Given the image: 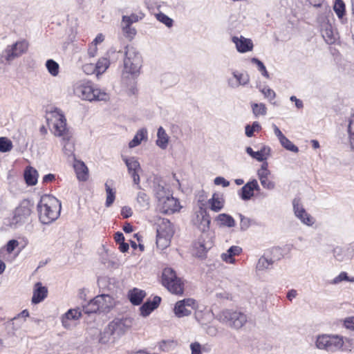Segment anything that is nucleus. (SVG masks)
I'll return each instance as SVG.
<instances>
[{"label": "nucleus", "instance_id": "1", "mask_svg": "<svg viewBox=\"0 0 354 354\" xmlns=\"http://www.w3.org/2000/svg\"><path fill=\"white\" fill-rule=\"evenodd\" d=\"M141 64L142 57L136 48L132 46H126L121 80L122 84L131 86L129 88L131 94L136 93L135 80L140 74Z\"/></svg>", "mask_w": 354, "mask_h": 354}, {"label": "nucleus", "instance_id": "2", "mask_svg": "<svg viewBox=\"0 0 354 354\" xmlns=\"http://www.w3.org/2000/svg\"><path fill=\"white\" fill-rule=\"evenodd\" d=\"M37 211L39 221L48 225L58 218L61 211V203L54 196H43L38 205Z\"/></svg>", "mask_w": 354, "mask_h": 354}, {"label": "nucleus", "instance_id": "3", "mask_svg": "<svg viewBox=\"0 0 354 354\" xmlns=\"http://www.w3.org/2000/svg\"><path fill=\"white\" fill-rule=\"evenodd\" d=\"M73 91L75 95L83 100L106 101L109 99V95L105 91L94 88L90 82H77Z\"/></svg>", "mask_w": 354, "mask_h": 354}, {"label": "nucleus", "instance_id": "4", "mask_svg": "<svg viewBox=\"0 0 354 354\" xmlns=\"http://www.w3.org/2000/svg\"><path fill=\"white\" fill-rule=\"evenodd\" d=\"M156 244L160 249L168 247L174 234L173 225L166 218H159L157 224Z\"/></svg>", "mask_w": 354, "mask_h": 354}, {"label": "nucleus", "instance_id": "5", "mask_svg": "<svg viewBox=\"0 0 354 354\" xmlns=\"http://www.w3.org/2000/svg\"><path fill=\"white\" fill-rule=\"evenodd\" d=\"M218 319L227 326L239 329L247 322L246 315L238 310L225 309L217 315Z\"/></svg>", "mask_w": 354, "mask_h": 354}, {"label": "nucleus", "instance_id": "6", "mask_svg": "<svg viewBox=\"0 0 354 354\" xmlns=\"http://www.w3.org/2000/svg\"><path fill=\"white\" fill-rule=\"evenodd\" d=\"M47 120L52 127V131L55 136L64 139L69 137L71 133L66 127V120L61 111L55 109L52 111Z\"/></svg>", "mask_w": 354, "mask_h": 354}, {"label": "nucleus", "instance_id": "7", "mask_svg": "<svg viewBox=\"0 0 354 354\" xmlns=\"http://www.w3.org/2000/svg\"><path fill=\"white\" fill-rule=\"evenodd\" d=\"M162 285L174 295H182L184 291V284L180 278L176 276L175 271L170 268H165L162 276Z\"/></svg>", "mask_w": 354, "mask_h": 354}, {"label": "nucleus", "instance_id": "8", "mask_svg": "<svg viewBox=\"0 0 354 354\" xmlns=\"http://www.w3.org/2000/svg\"><path fill=\"white\" fill-rule=\"evenodd\" d=\"M33 204L29 200H23L13 212L10 225L17 226L25 223L28 221L32 214Z\"/></svg>", "mask_w": 354, "mask_h": 354}, {"label": "nucleus", "instance_id": "9", "mask_svg": "<svg viewBox=\"0 0 354 354\" xmlns=\"http://www.w3.org/2000/svg\"><path fill=\"white\" fill-rule=\"evenodd\" d=\"M315 344L319 349L335 352L342 348L344 339L338 335H322L317 337Z\"/></svg>", "mask_w": 354, "mask_h": 354}, {"label": "nucleus", "instance_id": "10", "mask_svg": "<svg viewBox=\"0 0 354 354\" xmlns=\"http://www.w3.org/2000/svg\"><path fill=\"white\" fill-rule=\"evenodd\" d=\"M28 47L29 43L26 39H21L12 45L8 46L3 51L5 59L11 62L27 52Z\"/></svg>", "mask_w": 354, "mask_h": 354}, {"label": "nucleus", "instance_id": "11", "mask_svg": "<svg viewBox=\"0 0 354 354\" xmlns=\"http://www.w3.org/2000/svg\"><path fill=\"white\" fill-rule=\"evenodd\" d=\"M196 308V301L191 298L180 300L175 304L174 313L178 318L189 316Z\"/></svg>", "mask_w": 354, "mask_h": 354}, {"label": "nucleus", "instance_id": "12", "mask_svg": "<svg viewBox=\"0 0 354 354\" xmlns=\"http://www.w3.org/2000/svg\"><path fill=\"white\" fill-rule=\"evenodd\" d=\"M322 37L328 44H333L339 39L338 32L333 28L328 19L319 17Z\"/></svg>", "mask_w": 354, "mask_h": 354}, {"label": "nucleus", "instance_id": "13", "mask_svg": "<svg viewBox=\"0 0 354 354\" xmlns=\"http://www.w3.org/2000/svg\"><path fill=\"white\" fill-rule=\"evenodd\" d=\"M122 160L127 167L129 174L133 178V184L136 185L137 189H141L139 172L141 171L142 169L138 160L135 157H124Z\"/></svg>", "mask_w": 354, "mask_h": 354}, {"label": "nucleus", "instance_id": "14", "mask_svg": "<svg viewBox=\"0 0 354 354\" xmlns=\"http://www.w3.org/2000/svg\"><path fill=\"white\" fill-rule=\"evenodd\" d=\"M292 205L295 216L299 219L303 224L312 226L315 223V218L306 211L299 198H294Z\"/></svg>", "mask_w": 354, "mask_h": 354}, {"label": "nucleus", "instance_id": "15", "mask_svg": "<svg viewBox=\"0 0 354 354\" xmlns=\"http://www.w3.org/2000/svg\"><path fill=\"white\" fill-rule=\"evenodd\" d=\"M109 325L113 334H115V337L119 338L131 327L132 320L130 318L115 319L110 322Z\"/></svg>", "mask_w": 354, "mask_h": 354}, {"label": "nucleus", "instance_id": "16", "mask_svg": "<svg viewBox=\"0 0 354 354\" xmlns=\"http://www.w3.org/2000/svg\"><path fill=\"white\" fill-rule=\"evenodd\" d=\"M158 206L160 212L165 214L175 213L181 208L178 201L171 195L159 202Z\"/></svg>", "mask_w": 354, "mask_h": 354}, {"label": "nucleus", "instance_id": "17", "mask_svg": "<svg viewBox=\"0 0 354 354\" xmlns=\"http://www.w3.org/2000/svg\"><path fill=\"white\" fill-rule=\"evenodd\" d=\"M81 316L82 312L79 308L69 309L61 317L62 326L66 329L71 328Z\"/></svg>", "mask_w": 354, "mask_h": 354}, {"label": "nucleus", "instance_id": "18", "mask_svg": "<svg viewBox=\"0 0 354 354\" xmlns=\"http://www.w3.org/2000/svg\"><path fill=\"white\" fill-rule=\"evenodd\" d=\"M232 42L235 44L238 52L245 53L252 51L254 47L253 42L250 39L245 38L243 36L236 37L232 38Z\"/></svg>", "mask_w": 354, "mask_h": 354}, {"label": "nucleus", "instance_id": "19", "mask_svg": "<svg viewBox=\"0 0 354 354\" xmlns=\"http://www.w3.org/2000/svg\"><path fill=\"white\" fill-rule=\"evenodd\" d=\"M232 75L233 78L228 80V85L231 88H236L240 86H245L250 82V77L247 73L233 71Z\"/></svg>", "mask_w": 354, "mask_h": 354}, {"label": "nucleus", "instance_id": "20", "mask_svg": "<svg viewBox=\"0 0 354 354\" xmlns=\"http://www.w3.org/2000/svg\"><path fill=\"white\" fill-rule=\"evenodd\" d=\"M100 313L108 312L113 306V299L109 295H101L95 297Z\"/></svg>", "mask_w": 354, "mask_h": 354}, {"label": "nucleus", "instance_id": "21", "mask_svg": "<svg viewBox=\"0 0 354 354\" xmlns=\"http://www.w3.org/2000/svg\"><path fill=\"white\" fill-rule=\"evenodd\" d=\"M195 225H198V227L202 231H205L209 228L210 219L207 214L206 209L200 207V210L197 212L196 220H194Z\"/></svg>", "mask_w": 354, "mask_h": 354}, {"label": "nucleus", "instance_id": "22", "mask_svg": "<svg viewBox=\"0 0 354 354\" xmlns=\"http://www.w3.org/2000/svg\"><path fill=\"white\" fill-rule=\"evenodd\" d=\"M259 189L257 180L254 179L241 188V197L243 200H249L254 196V190H259Z\"/></svg>", "mask_w": 354, "mask_h": 354}, {"label": "nucleus", "instance_id": "23", "mask_svg": "<svg viewBox=\"0 0 354 354\" xmlns=\"http://www.w3.org/2000/svg\"><path fill=\"white\" fill-rule=\"evenodd\" d=\"M73 167L77 178L80 181H86L88 178V169L84 162L75 158Z\"/></svg>", "mask_w": 354, "mask_h": 354}, {"label": "nucleus", "instance_id": "24", "mask_svg": "<svg viewBox=\"0 0 354 354\" xmlns=\"http://www.w3.org/2000/svg\"><path fill=\"white\" fill-rule=\"evenodd\" d=\"M247 153L252 158L256 159L258 161H263L268 158L270 155V149L268 147H263L259 151H254L250 147H246L245 149Z\"/></svg>", "mask_w": 354, "mask_h": 354}, {"label": "nucleus", "instance_id": "25", "mask_svg": "<svg viewBox=\"0 0 354 354\" xmlns=\"http://www.w3.org/2000/svg\"><path fill=\"white\" fill-rule=\"evenodd\" d=\"M161 301L160 297H154L152 301H146L140 308V315L143 317L148 316L154 309H156Z\"/></svg>", "mask_w": 354, "mask_h": 354}, {"label": "nucleus", "instance_id": "26", "mask_svg": "<svg viewBox=\"0 0 354 354\" xmlns=\"http://www.w3.org/2000/svg\"><path fill=\"white\" fill-rule=\"evenodd\" d=\"M242 252V248L237 245L230 247L225 252L223 253L221 256V259L227 263H234V257L240 254Z\"/></svg>", "mask_w": 354, "mask_h": 354}, {"label": "nucleus", "instance_id": "27", "mask_svg": "<svg viewBox=\"0 0 354 354\" xmlns=\"http://www.w3.org/2000/svg\"><path fill=\"white\" fill-rule=\"evenodd\" d=\"M38 176V171L34 167L28 166L25 169L24 177L28 185H35L37 183Z\"/></svg>", "mask_w": 354, "mask_h": 354}, {"label": "nucleus", "instance_id": "28", "mask_svg": "<svg viewBox=\"0 0 354 354\" xmlns=\"http://www.w3.org/2000/svg\"><path fill=\"white\" fill-rule=\"evenodd\" d=\"M47 288L41 286V283H37L33 291L32 302L33 304H39L47 296Z\"/></svg>", "mask_w": 354, "mask_h": 354}, {"label": "nucleus", "instance_id": "29", "mask_svg": "<svg viewBox=\"0 0 354 354\" xmlns=\"http://www.w3.org/2000/svg\"><path fill=\"white\" fill-rule=\"evenodd\" d=\"M169 142V136L162 127H160L157 131L156 145L161 149H166Z\"/></svg>", "mask_w": 354, "mask_h": 354}, {"label": "nucleus", "instance_id": "30", "mask_svg": "<svg viewBox=\"0 0 354 354\" xmlns=\"http://www.w3.org/2000/svg\"><path fill=\"white\" fill-rule=\"evenodd\" d=\"M145 296L146 293L144 290L136 288L129 290L128 293V297L133 305H140Z\"/></svg>", "mask_w": 354, "mask_h": 354}, {"label": "nucleus", "instance_id": "31", "mask_svg": "<svg viewBox=\"0 0 354 354\" xmlns=\"http://www.w3.org/2000/svg\"><path fill=\"white\" fill-rule=\"evenodd\" d=\"M153 192L158 203L171 195L170 191L159 183L154 185Z\"/></svg>", "mask_w": 354, "mask_h": 354}, {"label": "nucleus", "instance_id": "32", "mask_svg": "<svg viewBox=\"0 0 354 354\" xmlns=\"http://www.w3.org/2000/svg\"><path fill=\"white\" fill-rule=\"evenodd\" d=\"M216 221L220 226L227 227H233L236 223L232 216L225 213L218 214L216 218Z\"/></svg>", "mask_w": 354, "mask_h": 354}, {"label": "nucleus", "instance_id": "33", "mask_svg": "<svg viewBox=\"0 0 354 354\" xmlns=\"http://www.w3.org/2000/svg\"><path fill=\"white\" fill-rule=\"evenodd\" d=\"M147 140V130L145 128L139 129L133 138L129 142V148L138 146L142 140Z\"/></svg>", "mask_w": 354, "mask_h": 354}, {"label": "nucleus", "instance_id": "34", "mask_svg": "<svg viewBox=\"0 0 354 354\" xmlns=\"http://www.w3.org/2000/svg\"><path fill=\"white\" fill-rule=\"evenodd\" d=\"M136 202L139 207L142 210H147L150 208V198L143 191L137 194Z\"/></svg>", "mask_w": 354, "mask_h": 354}, {"label": "nucleus", "instance_id": "35", "mask_svg": "<svg viewBox=\"0 0 354 354\" xmlns=\"http://www.w3.org/2000/svg\"><path fill=\"white\" fill-rule=\"evenodd\" d=\"M210 209L215 212H219L223 207V200L218 194H214L212 197L208 200Z\"/></svg>", "mask_w": 354, "mask_h": 354}, {"label": "nucleus", "instance_id": "36", "mask_svg": "<svg viewBox=\"0 0 354 354\" xmlns=\"http://www.w3.org/2000/svg\"><path fill=\"white\" fill-rule=\"evenodd\" d=\"M258 178L260 180V183L263 188L272 190L275 187L274 182L270 180L269 179V176L270 175V171H266V173L257 174Z\"/></svg>", "mask_w": 354, "mask_h": 354}, {"label": "nucleus", "instance_id": "37", "mask_svg": "<svg viewBox=\"0 0 354 354\" xmlns=\"http://www.w3.org/2000/svg\"><path fill=\"white\" fill-rule=\"evenodd\" d=\"M116 339L118 338L115 337V334H113V332L111 330L109 325L100 333V342L102 344L113 342Z\"/></svg>", "mask_w": 354, "mask_h": 354}, {"label": "nucleus", "instance_id": "38", "mask_svg": "<svg viewBox=\"0 0 354 354\" xmlns=\"http://www.w3.org/2000/svg\"><path fill=\"white\" fill-rule=\"evenodd\" d=\"M110 66V61L106 57H101L98 59L95 64V70L97 72V77L103 74Z\"/></svg>", "mask_w": 354, "mask_h": 354}, {"label": "nucleus", "instance_id": "39", "mask_svg": "<svg viewBox=\"0 0 354 354\" xmlns=\"http://www.w3.org/2000/svg\"><path fill=\"white\" fill-rule=\"evenodd\" d=\"M71 134L66 139L62 138L63 141V151L64 154L68 157L74 156L75 145L73 142L71 140Z\"/></svg>", "mask_w": 354, "mask_h": 354}, {"label": "nucleus", "instance_id": "40", "mask_svg": "<svg viewBox=\"0 0 354 354\" xmlns=\"http://www.w3.org/2000/svg\"><path fill=\"white\" fill-rule=\"evenodd\" d=\"M345 3L342 0H335L333 6V10L337 17L344 22V16L345 15L346 8Z\"/></svg>", "mask_w": 354, "mask_h": 354}, {"label": "nucleus", "instance_id": "41", "mask_svg": "<svg viewBox=\"0 0 354 354\" xmlns=\"http://www.w3.org/2000/svg\"><path fill=\"white\" fill-rule=\"evenodd\" d=\"M347 132L350 147L354 151V114L348 119Z\"/></svg>", "mask_w": 354, "mask_h": 354}, {"label": "nucleus", "instance_id": "42", "mask_svg": "<svg viewBox=\"0 0 354 354\" xmlns=\"http://www.w3.org/2000/svg\"><path fill=\"white\" fill-rule=\"evenodd\" d=\"M105 189H106V198L105 202L106 207H110L114 202L115 199V190L112 189L110 185H109V183L106 182L104 185Z\"/></svg>", "mask_w": 354, "mask_h": 354}, {"label": "nucleus", "instance_id": "43", "mask_svg": "<svg viewBox=\"0 0 354 354\" xmlns=\"http://www.w3.org/2000/svg\"><path fill=\"white\" fill-rule=\"evenodd\" d=\"M46 67L52 76L56 77L59 74V64L53 59H48L46 62Z\"/></svg>", "mask_w": 354, "mask_h": 354}, {"label": "nucleus", "instance_id": "44", "mask_svg": "<svg viewBox=\"0 0 354 354\" xmlns=\"http://www.w3.org/2000/svg\"><path fill=\"white\" fill-rule=\"evenodd\" d=\"M212 315L209 312L196 311L195 319L201 325H205L211 319Z\"/></svg>", "mask_w": 354, "mask_h": 354}, {"label": "nucleus", "instance_id": "45", "mask_svg": "<svg viewBox=\"0 0 354 354\" xmlns=\"http://www.w3.org/2000/svg\"><path fill=\"white\" fill-rule=\"evenodd\" d=\"M273 264L272 259H268L264 256L261 257L257 264V269L259 270H264L269 269Z\"/></svg>", "mask_w": 354, "mask_h": 354}, {"label": "nucleus", "instance_id": "46", "mask_svg": "<svg viewBox=\"0 0 354 354\" xmlns=\"http://www.w3.org/2000/svg\"><path fill=\"white\" fill-rule=\"evenodd\" d=\"M252 112L255 117H259V115H266L267 113V109L264 104L263 103H254L252 104Z\"/></svg>", "mask_w": 354, "mask_h": 354}, {"label": "nucleus", "instance_id": "47", "mask_svg": "<svg viewBox=\"0 0 354 354\" xmlns=\"http://www.w3.org/2000/svg\"><path fill=\"white\" fill-rule=\"evenodd\" d=\"M83 311L86 314H91V313H100V310L98 308V306L97 305V303H95V299L91 300L87 305L84 306L83 307Z\"/></svg>", "mask_w": 354, "mask_h": 354}, {"label": "nucleus", "instance_id": "48", "mask_svg": "<svg viewBox=\"0 0 354 354\" xmlns=\"http://www.w3.org/2000/svg\"><path fill=\"white\" fill-rule=\"evenodd\" d=\"M12 149V142L6 137L0 138V151L2 153L8 152Z\"/></svg>", "mask_w": 354, "mask_h": 354}, {"label": "nucleus", "instance_id": "49", "mask_svg": "<svg viewBox=\"0 0 354 354\" xmlns=\"http://www.w3.org/2000/svg\"><path fill=\"white\" fill-rule=\"evenodd\" d=\"M156 18L158 21L162 23L168 28H171L173 26V19L162 12L157 13L156 15Z\"/></svg>", "mask_w": 354, "mask_h": 354}, {"label": "nucleus", "instance_id": "50", "mask_svg": "<svg viewBox=\"0 0 354 354\" xmlns=\"http://www.w3.org/2000/svg\"><path fill=\"white\" fill-rule=\"evenodd\" d=\"M281 145L287 150L292 151V152H298L299 149L297 146H295L289 139H288L286 136L282 138L280 141Z\"/></svg>", "mask_w": 354, "mask_h": 354}, {"label": "nucleus", "instance_id": "51", "mask_svg": "<svg viewBox=\"0 0 354 354\" xmlns=\"http://www.w3.org/2000/svg\"><path fill=\"white\" fill-rule=\"evenodd\" d=\"M122 29L124 35L129 39H132L136 34V29L132 28L131 25L122 24Z\"/></svg>", "mask_w": 354, "mask_h": 354}, {"label": "nucleus", "instance_id": "52", "mask_svg": "<svg viewBox=\"0 0 354 354\" xmlns=\"http://www.w3.org/2000/svg\"><path fill=\"white\" fill-rule=\"evenodd\" d=\"M261 127L260 124L258 122H254L252 123V126H250V125L245 126V135L248 137L250 138L253 136L254 131H259L261 130Z\"/></svg>", "mask_w": 354, "mask_h": 354}, {"label": "nucleus", "instance_id": "53", "mask_svg": "<svg viewBox=\"0 0 354 354\" xmlns=\"http://www.w3.org/2000/svg\"><path fill=\"white\" fill-rule=\"evenodd\" d=\"M333 256L337 261H342L349 259V257H346V252L341 247H336L335 248H334Z\"/></svg>", "mask_w": 354, "mask_h": 354}, {"label": "nucleus", "instance_id": "54", "mask_svg": "<svg viewBox=\"0 0 354 354\" xmlns=\"http://www.w3.org/2000/svg\"><path fill=\"white\" fill-rule=\"evenodd\" d=\"M240 217V229L241 231L247 230L251 225L252 221L250 218L239 214Z\"/></svg>", "mask_w": 354, "mask_h": 354}, {"label": "nucleus", "instance_id": "55", "mask_svg": "<svg viewBox=\"0 0 354 354\" xmlns=\"http://www.w3.org/2000/svg\"><path fill=\"white\" fill-rule=\"evenodd\" d=\"M251 62L257 64L259 71L261 73L263 76L266 77V78H269V74L266 68V66L261 61L257 58H252Z\"/></svg>", "mask_w": 354, "mask_h": 354}, {"label": "nucleus", "instance_id": "56", "mask_svg": "<svg viewBox=\"0 0 354 354\" xmlns=\"http://www.w3.org/2000/svg\"><path fill=\"white\" fill-rule=\"evenodd\" d=\"M260 91L263 93L264 97L267 98L270 102H272V100H274V99L276 97L275 92L268 86L261 88Z\"/></svg>", "mask_w": 354, "mask_h": 354}, {"label": "nucleus", "instance_id": "57", "mask_svg": "<svg viewBox=\"0 0 354 354\" xmlns=\"http://www.w3.org/2000/svg\"><path fill=\"white\" fill-rule=\"evenodd\" d=\"M141 18H140L136 14H131L130 16H123L122 24L131 25L133 23H136Z\"/></svg>", "mask_w": 354, "mask_h": 354}, {"label": "nucleus", "instance_id": "58", "mask_svg": "<svg viewBox=\"0 0 354 354\" xmlns=\"http://www.w3.org/2000/svg\"><path fill=\"white\" fill-rule=\"evenodd\" d=\"M82 71L86 75H95L97 76V72L95 70L94 64H85L82 66Z\"/></svg>", "mask_w": 354, "mask_h": 354}, {"label": "nucleus", "instance_id": "59", "mask_svg": "<svg viewBox=\"0 0 354 354\" xmlns=\"http://www.w3.org/2000/svg\"><path fill=\"white\" fill-rule=\"evenodd\" d=\"M191 354H202L203 348L202 345L197 342H193L190 344Z\"/></svg>", "mask_w": 354, "mask_h": 354}, {"label": "nucleus", "instance_id": "60", "mask_svg": "<svg viewBox=\"0 0 354 354\" xmlns=\"http://www.w3.org/2000/svg\"><path fill=\"white\" fill-rule=\"evenodd\" d=\"M19 245V242L17 240L12 239L9 241L6 244V251L8 253H11Z\"/></svg>", "mask_w": 354, "mask_h": 354}, {"label": "nucleus", "instance_id": "61", "mask_svg": "<svg viewBox=\"0 0 354 354\" xmlns=\"http://www.w3.org/2000/svg\"><path fill=\"white\" fill-rule=\"evenodd\" d=\"M214 182L215 185H222L223 187H227L230 185V182L223 177H216Z\"/></svg>", "mask_w": 354, "mask_h": 354}, {"label": "nucleus", "instance_id": "62", "mask_svg": "<svg viewBox=\"0 0 354 354\" xmlns=\"http://www.w3.org/2000/svg\"><path fill=\"white\" fill-rule=\"evenodd\" d=\"M29 316V313L27 310H24L20 314L18 315L17 317H15L12 320V324H17L20 321L21 317H28Z\"/></svg>", "mask_w": 354, "mask_h": 354}, {"label": "nucleus", "instance_id": "63", "mask_svg": "<svg viewBox=\"0 0 354 354\" xmlns=\"http://www.w3.org/2000/svg\"><path fill=\"white\" fill-rule=\"evenodd\" d=\"M121 215L123 216V218H127L132 215V210L128 206H124L121 209Z\"/></svg>", "mask_w": 354, "mask_h": 354}, {"label": "nucleus", "instance_id": "64", "mask_svg": "<svg viewBox=\"0 0 354 354\" xmlns=\"http://www.w3.org/2000/svg\"><path fill=\"white\" fill-rule=\"evenodd\" d=\"M344 326L346 328L354 330V317L347 318L344 321Z\"/></svg>", "mask_w": 354, "mask_h": 354}]
</instances>
